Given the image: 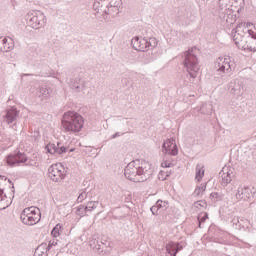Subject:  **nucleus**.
I'll return each instance as SVG.
<instances>
[{
	"label": "nucleus",
	"mask_w": 256,
	"mask_h": 256,
	"mask_svg": "<svg viewBox=\"0 0 256 256\" xmlns=\"http://www.w3.org/2000/svg\"><path fill=\"white\" fill-rule=\"evenodd\" d=\"M124 175L129 181L143 183L153 175L151 164L144 160H134L124 169Z\"/></svg>",
	"instance_id": "obj_1"
},
{
	"label": "nucleus",
	"mask_w": 256,
	"mask_h": 256,
	"mask_svg": "<svg viewBox=\"0 0 256 256\" xmlns=\"http://www.w3.org/2000/svg\"><path fill=\"white\" fill-rule=\"evenodd\" d=\"M84 123L83 116L73 111L64 113L62 118V127L67 133H79Z\"/></svg>",
	"instance_id": "obj_2"
},
{
	"label": "nucleus",
	"mask_w": 256,
	"mask_h": 256,
	"mask_svg": "<svg viewBox=\"0 0 256 256\" xmlns=\"http://www.w3.org/2000/svg\"><path fill=\"white\" fill-rule=\"evenodd\" d=\"M196 52L197 48H192L184 52V67L191 79L197 78L199 73V59L197 58Z\"/></svg>",
	"instance_id": "obj_3"
},
{
	"label": "nucleus",
	"mask_w": 256,
	"mask_h": 256,
	"mask_svg": "<svg viewBox=\"0 0 256 256\" xmlns=\"http://www.w3.org/2000/svg\"><path fill=\"white\" fill-rule=\"evenodd\" d=\"M20 218L24 225H37L41 221V210L36 207L25 208Z\"/></svg>",
	"instance_id": "obj_4"
},
{
	"label": "nucleus",
	"mask_w": 256,
	"mask_h": 256,
	"mask_svg": "<svg viewBox=\"0 0 256 256\" xmlns=\"http://www.w3.org/2000/svg\"><path fill=\"white\" fill-rule=\"evenodd\" d=\"M133 49L136 51H151L157 47L156 38H139L138 36L134 37L131 41Z\"/></svg>",
	"instance_id": "obj_5"
},
{
	"label": "nucleus",
	"mask_w": 256,
	"mask_h": 256,
	"mask_svg": "<svg viewBox=\"0 0 256 256\" xmlns=\"http://www.w3.org/2000/svg\"><path fill=\"white\" fill-rule=\"evenodd\" d=\"M26 21L32 29H41L47 24V17L41 11H32L26 15Z\"/></svg>",
	"instance_id": "obj_6"
},
{
	"label": "nucleus",
	"mask_w": 256,
	"mask_h": 256,
	"mask_svg": "<svg viewBox=\"0 0 256 256\" xmlns=\"http://www.w3.org/2000/svg\"><path fill=\"white\" fill-rule=\"evenodd\" d=\"M215 67L218 73H231L235 69V64L229 57H220L216 60Z\"/></svg>",
	"instance_id": "obj_7"
},
{
	"label": "nucleus",
	"mask_w": 256,
	"mask_h": 256,
	"mask_svg": "<svg viewBox=\"0 0 256 256\" xmlns=\"http://www.w3.org/2000/svg\"><path fill=\"white\" fill-rule=\"evenodd\" d=\"M219 17L222 23H227L228 25H233L237 21V16L233 14V10L227 7V4L219 6Z\"/></svg>",
	"instance_id": "obj_8"
},
{
	"label": "nucleus",
	"mask_w": 256,
	"mask_h": 256,
	"mask_svg": "<svg viewBox=\"0 0 256 256\" xmlns=\"http://www.w3.org/2000/svg\"><path fill=\"white\" fill-rule=\"evenodd\" d=\"M48 175L55 183L65 179V168L61 164H53L48 169Z\"/></svg>",
	"instance_id": "obj_9"
},
{
	"label": "nucleus",
	"mask_w": 256,
	"mask_h": 256,
	"mask_svg": "<svg viewBox=\"0 0 256 256\" xmlns=\"http://www.w3.org/2000/svg\"><path fill=\"white\" fill-rule=\"evenodd\" d=\"M232 37L238 49H245V36H243V30H241V25H238L232 30Z\"/></svg>",
	"instance_id": "obj_10"
},
{
	"label": "nucleus",
	"mask_w": 256,
	"mask_h": 256,
	"mask_svg": "<svg viewBox=\"0 0 256 256\" xmlns=\"http://www.w3.org/2000/svg\"><path fill=\"white\" fill-rule=\"evenodd\" d=\"M231 223L234 229H238V231H251V221L247 218L234 217Z\"/></svg>",
	"instance_id": "obj_11"
},
{
	"label": "nucleus",
	"mask_w": 256,
	"mask_h": 256,
	"mask_svg": "<svg viewBox=\"0 0 256 256\" xmlns=\"http://www.w3.org/2000/svg\"><path fill=\"white\" fill-rule=\"evenodd\" d=\"M27 161H29L27 155L21 152L9 155L7 157V164L10 165V167H15V165H21V163H27Z\"/></svg>",
	"instance_id": "obj_12"
},
{
	"label": "nucleus",
	"mask_w": 256,
	"mask_h": 256,
	"mask_svg": "<svg viewBox=\"0 0 256 256\" xmlns=\"http://www.w3.org/2000/svg\"><path fill=\"white\" fill-rule=\"evenodd\" d=\"M2 119L4 123H7V125H11V123H15L17 119H19V110L15 107H11L7 109L3 114H2Z\"/></svg>",
	"instance_id": "obj_13"
},
{
	"label": "nucleus",
	"mask_w": 256,
	"mask_h": 256,
	"mask_svg": "<svg viewBox=\"0 0 256 256\" xmlns=\"http://www.w3.org/2000/svg\"><path fill=\"white\" fill-rule=\"evenodd\" d=\"M162 149V151L166 153V155L175 156L178 155L179 153V149L177 148V143L175 142L174 138L167 139L166 141H164Z\"/></svg>",
	"instance_id": "obj_14"
},
{
	"label": "nucleus",
	"mask_w": 256,
	"mask_h": 256,
	"mask_svg": "<svg viewBox=\"0 0 256 256\" xmlns=\"http://www.w3.org/2000/svg\"><path fill=\"white\" fill-rule=\"evenodd\" d=\"M53 93H55V91L53 90L52 87L39 86L38 88H36L34 95L36 97H38V99H40V101H45V100L49 99V97H51V95H53Z\"/></svg>",
	"instance_id": "obj_15"
},
{
	"label": "nucleus",
	"mask_w": 256,
	"mask_h": 256,
	"mask_svg": "<svg viewBox=\"0 0 256 256\" xmlns=\"http://www.w3.org/2000/svg\"><path fill=\"white\" fill-rule=\"evenodd\" d=\"M46 149L50 155H63V153H67L68 148L57 142V144L49 143L46 145Z\"/></svg>",
	"instance_id": "obj_16"
},
{
	"label": "nucleus",
	"mask_w": 256,
	"mask_h": 256,
	"mask_svg": "<svg viewBox=\"0 0 256 256\" xmlns=\"http://www.w3.org/2000/svg\"><path fill=\"white\" fill-rule=\"evenodd\" d=\"M235 197L238 201H247V199H251L253 197V191L248 186H240L236 192Z\"/></svg>",
	"instance_id": "obj_17"
},
{
	"label": "nucleus",
	"mask_w": 256,
	"mask_h": 256,
	"mask_svg": "<svg viewBox=\"0 0 256 256\" xmlns=\"http://www.w3.org/2000/svg\"><path fill=\"white\" fill-rule=\"evenodd\" d=\"M228 89L232 95L241 97L243 95V86L239 80H233L229 83Z\"/></svg>",
	"instance_id": "obj_18"
},
{
	"label": "nucleus",
	"mask_w": 256,
	"mask_h": 256,
	"mask_svg": "<svg viewBox=\"0 0 256 256\" xmlns=\"http://www.w3.org/2000/svg\"><path fill=\"white\" fill-rule=\"evenodd\" d=\"M183 245L179 242H169L166 245V256H177L179 251H182Z\"/></svg>",
	"instance_id": "obj_19"
},
{
	"label": "nucleus",
	"mask_w": 256,
	"mask_h": 256,
	"mask_svg": "<svg viewBox=\"0 0 256 256\" xmlns=\"http://www.w3.org/2000/svg\"><path fill=\"white\" fill-rule=\"evenodd\" d=\"M14 48L15 43L13 39L0 38V51H2V53H9V51H13Z\"/></svg>",
	"instance_id": "obj_20"
},
{
	"label": "nucleus",
	"mask_w": 256,
	"mask_h": 256,
	"mask_svg": "<svg viewBox=\"0 0 256 256\" xmlns=\"http://www.w3.org/2000/svg\"><path fill=\"white\" fill-rule=\"evenodd\" d=\"M107 2L105 0H96L93 4V9L96 12L95 15H102L104 17L105 13H107Z\"/></svg>",
	"instance_id": "obj_21"
},
{
	"label": "nucleus",
	"mask_w": 256,
	"mask_h": 256,
	"mask_svg": "<svg viewBox=\"0 0 256 256\" xmlns=\"http://www.w3.org/2000/svg\"><path fill=\"white\" fill-rule=\"evenodd\" d=\"M107 10L104 12L103 19L104 21H111V17H117V14L120 12V6H106Z\"/></svg>",
	"instance_id": "obj_22"
},
{
	"label": "nucleus",
	"mask_w": 256,
	"mask_h": 256,
	"mask_svg": "<svg viewBox=\"0 0 256 256\" xmlns=\"http://www.w3.org/2000/svg\"><path fill=\"white\" fill-rule=\"evenodd\" d=\"M221 175V185L223 187H227L231 181H233V172H229L227 169H223L220 172Z\"/></svg>",
	"instance_id": "obj_23"
},
{
	"label": "nucleus",
	"mask_w": 256,
	"mask_h": 256,
	"mask_svg": "<svg viewBox=\"0 0 256 256\" xmlns=\"http://www.w3.org/2000/svg\"><path fill=\"white\" fill-rule=\"evenodd\" d=\"M70 87L71 89L79 93L80 91H83L85 87V82L81 78H76L72 80Z\"/></svg>",
	"instance_id": "obj_24"
},
{
	"label": "nucleus",
	"mask_w": 256,
	"mask_h": 256,
	"mask_svg": "<svg viewBox=\"0 0 256 256\" xmlns=\"http://www.w3.org/2000/svg\"><path fill=\"white\" fill-rule=\"evenodd\" d=\"M203 177H205V169H203V165L198 164L196 166V176H195V179H196V181L200 182L201 179H203Z\"/></svg>",
	"instance_id": "obj_25"
},
{
	"label": "nucleus",
	"mask_w": 256,
	"mask_h": 256,
	"mask_svg": "<svg viewBox=\"0 0 256 256\" xmlns=\"http://www.w3.org/2000/svg\"><path fill=\"white\" fill-rule=\"evenodd\" d=\"M200 113H202V115H211V113H213V105L212 104H203L200 107Z\"/></svg>",
	"instance_id": "obj_26"
},
{
	"label": "nucleus",
	"mask_w": 256,
	"mask_h": 256,
	"mask_svg": "<svg viewBox=\"0 0 256 256\" xmlns=\"http://www.w3.org/2000/svg\"><path fill=\"white\" fill-rule=\"evenodd\" d=\"M206 189H207V183H202L195 188L194 195L196 197H201L203 196V193H205Z\"/></svg>",
	"instance_id": "obj_27"
},
{
	"label": "nucleus",
	"mask_w": 256,
	"mask_h": 256,
	"mask_svg": "<svg viewBox=\"0 0 256 256\" xmlns=\"http://www.w3.org/2000/svg\"><path fill=\"white\" fill-rule=\"evenodd\" d=\"M61 233H63V226H61V224H57V225L53 228V230H52V232H51V235H52L53 237H59V235H61Z\"/></svg>",
	"instance_id": "obj_28"
},
{
	"label": "nucleus",
	"mask_w": 256,
	"mask_h": 256,
	"mask_svg": "<svg viewBox=\"0 0 256 256\" xmlns=\"http://www.w3.org/2000/svg\"><path fill=\"white\" fill-rule=\"evenodd\" d=\"M97 205H99V201H90L85 206V211H93V209H97Z\"/></svg>",
	"instance_id": "obj_29"
},
{
	"label": "nucleus",
	"mask_w": 256,
	"mask_h": 256,
	"mask_svg": "<svg viewBox=\"0 0 256 256\" xmlns=\"http://www.w3.org/2000/svg\"><path fill=\"white\" fill-rule=\"evenodd\" d=\"M156 205L158 206V209L161 211H165L167 209V207H169V203H167L166 201H162V200H158L156 202Z\"/></svg>",
	"instance_id": "obj_30"
},
{
	"label": "nucleus",
	"mask_w": 256,
	"mask_h": 256,
	"mask_svg": "<svg viewBox=\"0 0 256 256\" xmlns=\"http://www.w3.org/2000/svg\"><path fill=\"white\" fill-rule=\"evenodd\" d=\"M207 219H209V215L207 213L199 214V216H198L199 227H201V225H203V223H205V221H207Z\"/></svg>",
	"instance_id": "obj_31"
},
{
	"label": "nucleus",
	"mask_w": 256,
	"mask_h": 256,
	"mask_svg": "<svg viewBox=\"0 0 256 256\" xmlns=\"http://www.w3.org/2000/svg\"><path fill=\"white\" fill-rule=\"evenodd\" d=\"M86 197H89V193L87 192V189H85L82 193L79 194L77 199L78 203H83Z\"/></svg>",
	"instance_id": "obj_32"
},
{
	"label": "nucleus",
	"mask_w": 256,
	"mask_h": 256,
	"mask_svg": "<svg viewBox=\"0 0 256 256\" xmlns=\"http://www.w3.org/2000/svg\"><path fill=\"white\" fill-rule=\"evenodd\" d=\"M108 5L106 7H121V0H108Z\"/></svg>",
	"instance_id": "obj_33"
},
{
	"label": "nucleus",
	"mask_w": 256,
	"mask_h": 256,
	"mask_svg": "<svg viewBox=\"0 0 256 256\" xmlns=\"http://www.w3.org/2000/svg\"><path fill=\"white\" fill-rule=\"evenodd\" d=\"M76 213L77 215H81V216L85 215V213H87V211H85V206L83 205L78 206Z\"/></svg>",
	"instance_id": "obj_34"
},
{
	"label": "nucleus",
	"mask_w": 256,
	"mask_h": 256,
	"mask_svg": "<svg viewBox=\"0 0 256 256\" xmlns=\"http://www.w3.org/2000/svg\"><path fill=\"white\" fill-rule=\"evenodd\" d=\"M150 211L152 214L154 215H159V212H161V210L159 209V206H157V204H155L154 206H152L150 208Z\"/></svg>",
	"instance_id": "obj_35"
},
{
	"label": "nucleus",
	"mask_w": 256,
	"mask_h": 256,
	"mask_svg": "<svg viewBox=\"0 0 256 256\" xmlns=\"http://www.w3.org/2000/svg\"><path fill=\"white\" fill-rule=\"evenodd\" d=\"M161 166L162 167H173V162L169 161V160H164L162 163H161Z\"/></svg>",
	"instance_id": "obj_36"
},
{
	"label": "nucleus",
	"mask_w": 256,
	"mask_h": 256,
	"mask_svg": "<svg viewBox=\"0 0 256 256\" xmlns=\"http://www.w3.org/2000/svg\"><path fill=\"white\" fill-rule=\"evenodd\" d=\"M206 203L205 201H197L195 202V207L199 208V207H205Z\"/></svg>",
	"instance_id": "obj_37"
},
{
	"label": "nucleus",
	"mask_w": 256,
	"mask_h": 256,
	"mask_svg": "<svg viewBox=\"0 0 256 256\" xmlns=\"http://www.w3.org/2000/svg\"><path fill=\"white\" fill-rule=\"evenodd\" d=\"M233 189H235V187L233 186V184H230L226 188V191H227V193H229L231 195V194H233Z\"/></svg>",
	"instance_id": "obj_38"
},
{
	"label": "nucleus",
	"mask_w": 256,
	"mask_h": 256,
	"mask_svg": "<svg viewBox=\"0 0 256 256\" xmlns=\"http://www.w3.org/2000/svg\"><path fill=\"white\" fill-rule=\"evenodd\" d=\"M26 165H37V163L33 160H30L26 163Z\"/></svg>",
	"instance_id": "obj_39"
},
{
	"label": "nucleus",
	"mask_w": 256,
	"mask_h": 256,
	"mask_svg": "<svg viewBox=\"0 0 256 256\" xmlns=\"http://www.w3.org/2000/svg\"><path fill=\"white\" fill-rule=\"evenodd\" d=\"M116 137H121V134L119 132H116L113 136L112 139H116Z\"/></svg>",
	"instance_id": "obj_40"
},
{
	"label": "nucleus",
	"mask_w": 256,
	"mask_h": 256,
	"mask_svg": "<svg viewBox=\"0 0 256 256\" xmlns=\"http://www.w3.org/2000/svg\"><path fill=\"white\" fill-rule=\"evenodd\" d=\"M3 201V190L0 189V202Z\"/></svg>",
	"instance_id": "obj_41"
},
{
	"label": "nucleus",
	"mask_w": 256,
	"mask_h": 256,
	"mask_svg": "<svg viewBox=\"0 0 256 256\" xmlns=\"http://www.w3.org/2000/svg\"><path fill=\"white\" fill-rule=\"evenodd\" d=\"M29 75H31V74H22L21 79H23V77H29Z\"/></svg>",
	"instance_id": "obj_42"
},
{
	"label": "nucleus",
	"mask_w": 256,
	"mask_h": 256,
	"mask_svg": "<svg viewBox=\"0 0 256 256\" xmlns=\"http://www.w3.org/2000/svg\"><path fill=\"white\" fill-rule=\"evenodd\" d=\"M161 173H163V172H161ZM161 173L159 174V179H161L162 181H165V178L161 177Z\"/></svg>",
	"instance_id": "obj_43"
},
{
	"label": "nucleus",
	"mask_w": 256,
	"mask_h": 256,
	"mask_svg": "<svg viewBox=\"0 0 256 256\" xmlns=\"http://www.w3.org/2000/svg\"><path fill=\"white\" fill-rule=\"evenodd\" d=\"M217 195V193H212L210 194V197H215Z\"/></svg>",
	"instance_id": "obj_44"
},
{
	"label": "nucleus",
	"mask_w": 256,
	"mask_h": 256,
	"mask_svg": "<svg viewBox=\"0 0 256 256\" xmlns=\"http://www.w3.org/2000/svg\"><path fill=\"white\" fill-rule=\"evenodd\" d=\"M166 177H169V174H166Z\"/></svg>",
	"instance_id": "obj_45"
},
{
	"label": "nucleus",
	"mask_w": 256,
	"mask_h": 256,
	"mask_svg": "<svg viewBox=\"0 0 256 256\" xmlns=\"http://www.w3.org/2000/svg\"><path fill=\"white\" fill-rule=\"evenodd\" d=\"M9 183H12L11 180H8Z\"/></svg>",
	"instance_id": "obj_46"
},
{
	"label": "nucleus",
	"mask_w": 256,
	"mask_h": 256,
	"mask_svg": "<svg viewBox=\"0 0 256 256\" xmlns=\"http://www.w3.org/2000/svg\"><path fill=\"white\" fill-rule=\"evenodd\" d=\"M246 245H248V247H251V245H249V244H246Z\"/></svg>",
	"instance_id": "obj_47"
}]
</instances>
